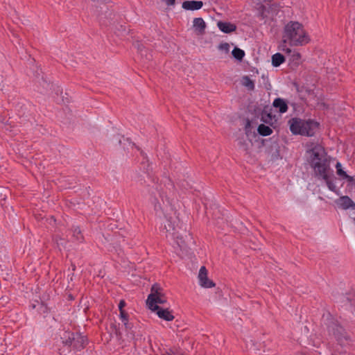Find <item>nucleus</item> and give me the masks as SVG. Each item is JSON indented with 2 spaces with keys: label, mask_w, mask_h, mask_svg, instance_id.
<instances>
[{
  "label": "nucleus",
  "mask_w": 355,
  "mask_h": 355,
  "mask_svg": "<svg viewBox=\"0 0 355 355\" xmlns=\"http://www.w3.org/2000/svg\"><path fill=\"white\" fill-rule=\"evenodd\" d=\"M62 339L65 345L72 347L76 349L84 347L87 340V337L82 334H71L68 338H62Z\"/></svg>",
  "instance_id": "obj_5"
},
{
  "label": "nucleus",
  "mask_w": 355,
  "mask_h": 355,
  "mask_svg": "<svg viewBox=\"0 0 355 355\" xmlns=\"http://www.w3.org/2000/svg\"><path fill=\"white\" fill-rule=\"evenodd\" d=\"M272 106L277 110L280 114H284L288 110L287 101L282 98H276L272 102Z\"/></svg>",
  "instance_id": "obj_12"
},
{
  "label": "nucleus",
  "mask_w": 355,
  "mask_h": 355,
  "mask_svg": "<svg viewBox=\"0 0 355 355\" xmlns=\"http://www.w3.org/2000/svg\"><path fill=\"white\" fill-rule=\"evenodd\" d=\"M301 55L299 52L294 51L291 55V61L298 65L300 62Z\"/></svg>",
  "instance_id": "obj_23"
},
{
  "label": "nucleus",
  "mask_w": 355,
  "mask_h": 355,
  "mask_svg": "<svg viewBox=\"0 0 355 355\" xmlns=\"http://www.w3.org/2000/svg\"><path fill=\"white\" fill-rule=\"evenodd\" d=\"M349 183H351V184H353L355 182V180L354 178V177L352 176H350L349 175H347V177L345 178V179Z\"/></svg>",
  "instance_id": "obj_28"
},
{
  "label": "nucleus",
  "mask_w": 355,
  "mask_h": 355,
  "mask_svg": "<svg viewBox=\"0 0 355 355\" xmlns=\"http://www.w3.org/2000/svg\"><path fill=\"white\" fill-rule=\"evenodd\" d=\"M320 179L324 180L330 191L334 192L338 196L340 194L339 189H337L335 184V178L333 176V173L331 174L327 175V178H321Z\"/></svg>",
  "instance_id": "obj_14"
},
{
  "label": "nucleus",
  "mask_w": 355,
  "mask_h": 355,
  "mask_svg": "<svg viewBox=\"0 0 355 355\" xmlns=\"http://www.w3.org/2000/svg\"><path fill=\"white\" fill-rule=\"evenodd\" d=\"M134 45L137 49V50L140 52L141 55L143 56L144 55V51L146 52L145 46L139 42H137Z\"/></svg>",
  "instance_id": "obj_24"
},
{
  "label": "nucleus",
  "mask_w": 355,
  "mask_h": 355,
  "mask_svg": "<svg viewBox=\"0 0 355 355\" xmlns=\"http://www.w3.org/2000/svg\"><path fill=\"white\" fill-rule=\"evenodd\" d=\"M219 49L228 52L230 50V45L227 43H223L219 45Z\"/></svg>",
  "instance_id": "obj_26"
},
{
  "label": "nucleus",
  "mask_w": 355,
  "mask_h": 355,
  "mask_svg": "<svg viewBox=\"0 0 355 355\" xmlns=\"http://www.w3.org/2000/svg\"><path fill=\"white\" fill-rule=\"evenodd\" d=\"M336 173L343 180L345 179V178L347 175V173L345 171H343V168L338 169V171H336Z\"/></svg>",
  "instance_id": "obj_25"
},
{
  "label": "nucleus",
  "mask_w": 355,
  "mask_h": 355,
  "mask_svg": "<svg viewBox=\"0 0 355 355\" xmlns=\"http://www.w3.org/2000/svg\"><path fill=\"white\" fill-rule=\"evenodd\" d=\"M336 171H338V169L339 168H342V164L338 162L336 164Z\"/></svg>",
  "instance_id": "obj_31"
},
{
  "label": "nucleus",
  "mask_w": 355,
  "mask_h": 355,
  "mask_svg": "<svg viewBox=\"0 0 355 355\" xmlns=\"http://www.w3.org/2000/svg\"><path fill=\"white\" fill-rule=\"evenodd\" d=\"M308 153L309 154V162L315 177L318 179L327 178V175L333 173L330 167L331 157L327 155L322 146L316 145Z\"/></svg>",
  "instance_id": "obj_1"
},
{
  "label": "nucleus",
  "mask_w": 355,
  "mask_h": 355,
  "mask_svg": "<svg viewBox=\"0 0 355 355\" xmlns=\"http://www.w3.org/2000/svg\"><path fill=\"white\" fill-rule=\"evenodd\" d=\"M119 312H120V314H119L120 320L123 323V324L125 325V327L127 329H130L131 326L128 323V317H129L128 313L125 310L119 311Z\"/></svg>",
  "instance_id": "obj_18"
},
{
  "label": "nucleus",
  "mask_w": 355,
  "mask_h": 355,
  "mask_svg": "<svg viewBox=\"0 0 355 355\" xmlns=\"http://www.w3.org/2000/svg\"><path fill=\"white\" fill-rule=\"evenodd\" d=\"M206 23L201 17H196L193 21V28L194 31L200 35L205 34L206 29Z\"/></svg>",
  "instance_id": "obj_10"
},
{
  "label": "nucleus",
  "mask_w": 355,
  "mask_h": 355,
  "mask_svg": "<svg viewBox=\"0 0 355 355\" xmlns=\"http://www.w3.org/2000/svg\"><path fill=\"white\" fill-rule=\"evenodd\" d=\"M167 355H184L183 354H176V353H168Z\"/></svg>",
  "instance_id": "obj_34"
},
{
  "label": "nucleus",
  "mask_w": 355,
  "mask_h": 355,
  "mask_svg": "<svg viewBox=\"0 0 355 355\" xmlns=\"http://www.w3.org/2000/svg\"><path fill=\"white\" fill-rule=\"evenodd\" d=\"M198 279L200 285L204 288H212L215 286L214 283L208 279L207 271L205 266L200 268Z\"/></svg>",
  "instance_id": "obj_8"
},
{
  "label": "nucleus",
  "mask_w": 355,
  "mask_h": 355,
  "mask_svg": "<svg viewBox=\"0 0 355 355\" xmlns=\"http://www.w3.org/2000/svg\"><path fill=\"white\" fill-rule=\"evenodd\" d=\"M258 132L262 136H268L272 134V130L270 127L261 124L258 127Z\"/></svg>",
  "instance_id": "obj_20"
},
{
  "label": "nucleus",
  "mask_w": 355,
  "mask_h": 355,
  "mask_svg": "<svg viewBox=\"0 0 355 355\" xmlns=\"http://www.w3.org/2000/svg\"><path fill=\"white\" fill-rule=\"evenodd\" d=\"M203 6L201 1H185L182 3V8L188 10H200Z\"/></svg>",
  "instance_id": "obj_15"
},
{
  "label": "nucleus",
  "mask_w": 355,
  "mask_h": 355,
  "mask_svg": "<svg viewBox=\"0 0 355 355\" xmlns=\"http://www.w3.org/2000/svg\"><path fill=\"white\" fill-rule=\"evenodd\" d=\"M267 117L270 120L272 121V116L270 113L268 114H267Z\"/></svg>",
  "instance_id": "obj_32"
},
{
  "label": "nucleus",
  "mask_w": 355,
  "mask_h": 355,
  "mask_svg": "<svg viewBox=\"0 0 355 355\" xmlns=\"http://www.w3.org/2000/svg\"><path fill=\"white\" fill-rule=\"evenodd\" d=\"M337 207L341 209L355 210V202L347 196H342L335 200Z\"/></svg>",
  "instance_id": "obj_7"
},
{
  "label": "nucleus",
  "mask_w": 355,
  "mask_h": 355,
  "mask_svg": "<svg viewBox=\"0 0 355 355\" xmlns=\"http://www.w3.org/2000/svg\"><path fill=\"white\" fill-rule=\"evenodd\" d=\"M166 302V297L162 293L161 288L156 284L153 285L146 300L148 307L150 310L157 309L160 307L158 304H164Z\"/></svg>",
  "instance_id": "obj_4"
},
{
  "label": "nucleus",
  "mask_w": 355,
  "mask_h": 355,
  "mask_svg": "<svg viewBox=\"0 0 355 355\" xmlns=\"http://www.w3.org/2000/svg\"><path fill=\"white\" fill-rule=\"evenodd\" d=\"M166 223L164 224V228L166 232L172 235H175V230L177 226V219L176 216H166Z\"/></svg>",
  "instance_id": "obj_13"
},
{
  "label": "nucleus",
  "mask_w": 355,
  "mask_h": 355,
  "mask_svg": "<svg viewBox=\"0 0 355 355\" xmlns=\"http://www.w3.org/2000/svg\"><path fill=\"white\" fill-rule=\"evenodd\" d=\"M151 311L155 312L160 319L166 321H171L174 319L172 311L167 308L159 307L157 309H151Z\"/></svg>",
  "instance_id": "obj_9"
},
{
  "label": "nucleus",
  "mask_w": 355,
  "mask_h": 355,
  "mask_svg": "<svg viewBox=\"0 0 355 355\" xmlns=\"http://www.w3.org/2000/svg\"><path fill=\"white\" fill-rule=\"evenodd\" d=\"M282 51H284L287 54H291L292 53L291 49L290 48L286 47V46H284L282 48Z\"/></svg>",
  "instance_id": "obj_29"
},
{
  "label": "nucleus",
  "mask_w": 355,
  "mask_h": 355,
  "mask_svg": "<svg viewBox=\"0 0 355 355\" xmlns=\"http://www.w3.org/2000/svg\"><path fill=\"white\" fill-rule=\"evenodd\" d=\"M167 181H168L167 185H166V184H164V187H166V189H164L162 186V184L157 185L156 188H155L157 193L159 194V197L161 198V199L164 203V198H166V200L168 202V198H167V191L168 190L170 191L173 188V184L171 182V180H168Z\"/></svg>",
  "instance_id": "obj_11"
},
{
  "label": "nucleus",
  "mask_w": 355,
  "mask_h": 355,
  "mask_svg": "<svg viewBox=\"0 0 355 355\" xmlns=\"http://www.w3.org/2000/svg\"><path fill=\"white\" fill-rule=\"evenodd\" d=\"M72 236L74 237L75 241L81 242L83 239V236L81 234V231L78 227H73L71 230Z\"/></svg>",
  "instance_id": "obj_21"
},
{
  "label": "nucleus",
  "mask_w": 355,
  "mask_h": 355,
  "mask_svg": "<svg viewBox=\"0 0 355 355\" xmlns=\"http://www.w3.org/2000/svg\"><path fill=\"white\" fill-rule=\"evenodd\" d=\"M322 321L326 326V330L329 333H340L345 330L338 322L329 313L323 315Z\"/></svg>",
  "instance_id": "obj_6"
},
{
  "label": "nucleus",
  "mask_w": 355,
  "mask_h": 355,
  "mask_svg": "<svg viewBox=\"0 0 355 355\" xmlns=\"http://www.w3.org/2000/svg\"><path fill=\"white\" fill-rule=\"evenodd\" d=\"M334 355H336V354H334Z\"/></svg>",
  "instance_id": "obj_35"
},
{
  "label": "nucleus",
  "mask_w": 355,
  "mask_h": 355,
  "mask_svg": "<svg viewBox=\"0 0 355 355\" xmlns=\"http://www.w3.org/2000/svg\"><path fill=\"white\" fill-rule=\"evenodd\" d=\"M158 204H159V203L158 202ZM158 207H159L160 209H162V208L161 207L160 205H155V209H156V210H157Z\"/></svg>",
  "instance_id": "obj_33"
},
{
  "label": "nucleus",
  "mask_w": 355,
  "mask_h": 355,
  "mask_svg": "<svg viewBox=\"0 0 355 355\" xmlns=\"http://www.w3.org/2000/svg\"><path fill=\"white\" fill-rule=\"evenodd\" d=\"M309 42V36L299 22L290 21L285 26L284 44L288 42L291 46H304Z\"/></svg>",
  "instance_id": "obj_2"
},
{
  "label": "nucleus",
  "mask_w": 355,
  "mask_h": 355,
  "mask_svg": "<svg viewBox=\"0 0 355 355\" xmlns=\"http://www.w3.org/2000/svg\"><path fill=\"white\" fill-rule=\"evenodd\" d=\"M291 132L295 135L302 136H313L319 127V123L313 120L305 121L300 118H292L288 122Z\"/></svg>",
  "instance_id": "obj_3"
},
{
  "label": "nucleus",
  "mask_w": 355,
  "mask_h": 355,
  "mask_svg": "<svg viewBox=\"0 0 355 355\" xmlns=\"http://www.w3.org/2000/svg\"><path fill=\"white\" fill-rule=\"evenodd\" d=\"M285 61L284 56L280 53H277L272 56V64L274 67H279Z\"/></svg>",
  "instance_id": "obj_17"
},
{
  "label": "nucleus",
  "mask_w": 355,
  "mask_h": 355,
  "mask_svg": "<svg viewBox=\"0 0 355 355\" xmlns=\"http://www.w3.org/2000/svg\"><path fill=\"white\" fill-rule=\"evenodd\" d=\"M126 305V303L123 300H121L119 303V311H121V310H124L123 308Z\"/></svg>",
  "instance_id": "obj_27"
},
{
  "label": "nucleus",
  "mask_w": 355,
  "mask_h": 355,
  "mask_svg": "<svg viewBox=\"0 0 355 355\" xmlns=\"http://www.w3.org/2000/svg\"><path fill=\"white\" fill-rule=\"evenodd\" d=\"M217 26L219 30L225 33H230L236 31V26L235 24L230 22H225L219 21L217 23Z\"/></svg>",
  "instance_id": "obj_16"
},
{
  "label": "nucleus",
  "mask_w": 355,
  "mask_h": 355,
  "mask_svg": "<svg viewBox=\"0 0 355 355\" xmlns=\"http://www.w3.org/2000/svg\"><path fill=\"white\" fill-rule=\"evenodd\" d=\"M241 83L249 90H254V82L248 76H245L242 78Z\"/></svg>",
  "instance_id": "obj_19"
},
{
  "label": "nucleus",
  "mask_w": 355,
  "mask_h": 355,
  "mask_svg": "<svg viewBox=\"0 0 355 355\" xmlns=\"http://www.w3.org/2000/svg\"><path fill=\"white\" fill-rule=\"evenodd\" d=\"M232 53L234 58L238 60H241L245 55V52L242 49L236 47L233 49Z\"/></svg>",
  "instance_id": "obj_22"
},
{
  "label": "nucleus",
  "mask_w": 355,
  "mask_h": 355,
  "mask_svg": "<svg viewBox=\"0 0 355 355\" xmlns=\"http://www.w3.org/2000/svg\"><path fill=\"white\" fill-rule=\"evenodd\" d=\"M167 6H173L175 3V0H164Z\"/></svg>",
  "instance_id": "obj_30"
}]
</instances>
